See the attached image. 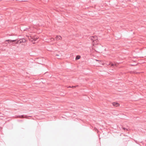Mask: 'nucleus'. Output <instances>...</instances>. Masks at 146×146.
I'll list each match as a JSON object with an SVG mask.
<instances>
[{
	"label": "nucleus",
	"mask_w": 146,
	"mask_h": 146,
	"mask_svg": "<svg viewBox=\"0 0 146 146\" xmlns=\"http://www.w3.org/2000/svg\"><path fill=\"white\" fill-rule=\"evenodd\" d=\"M90 39L92 41L98 39L97 36H92L90 37Z\"/></svg>",
	"instance_id": "nucleus-1"
},
{
	"label": "nucleus",
	"mask_w": 146,
	"mask_h": 146,
	"mask_svg": "<svg viewBox=\"0 0 146 146\" xmlns=\"http://www.w3.org/2000/svg\"><path fill=\"white\" fill-rule=\"evenodd\" d=\"M25 41V39H20L19 40H18L16 42V44H18L19 43H24Z\"/></svg>",
	"instance_id": "nucleus-2"
},
{
	"label": "nucleus",
	"mask_w": 146,
	"mask_h": 146,
	"mask_svg": "<svg viewBox=\"0 0 146 146\" xmlns=\"http://www.w3.org/2000/svg\"><path fill=\"white\" fill-rule=\"evenodd\" d=\"M61 39L62 37L60 36H56V39L57 41H58L59 40H61Z\"/></svg>",
	"instance_id": "nucleus-3"
},
{
	"label": "nucleus",
	"mask_w": 146,
	"mask_h": 146,
	"mask_svg": "<svg viewBox=\"0 0 146 146\" xmlns=\"http://www.w3.org/2000/svg\"><path fill=\"white\" fill-rule=\"evenodd\" d=\"M98 40L97 39L96 40H94L92 41L93 44V45L97 44H98Z\"/></svg>",
	"instance_id": "nucleus-4"
},
{
	"label": "nucleus",
	"mask_w": 146,
	"mask_h": 146,
	"mask_svg": "<svg viewBox=\"0 0 146 146\" xmlns=\"http://www.w3.org/2000/svg\"><path fill=\"white\" fill-rule=\"evenodd\" d=\"M17 40H6L5 41H7V42H8V43H9V42L12 43V42H15L16 41H17Z\"/></svg>",
	"instance_id": "nucleus-5"
},
{
	"label": "nucleus",
	"mask_w": 146,
	"mask_h": 146,
	"mask_svg": "<svg viewBox=\"0 0 146 146\" xmlns=\"http://www.w3.org/2000/svg\"><path fill=\"white\" fill-rule=\"evenodd\" d=\"M113 105L115 107H117L119 106V104L116 102H113Z\"/></svg>",
	"instance_id": "nucleus-6"
},
{
	"label": "nucleus",
	"mask_w": 146,
	"mask_h": 146,
	"mask_svg": "<svg viewBox=\"0 0 146 146\" xmlns=\"http://www.w3.org/2000/svg\"><path fill=\"white\" fill-rule=\"evenodd\" d=\"M80 56L79 55L77 56L76 58V60H77L80 58Z\"/></svg>",
	"instance_id": "nucleus-7"
},
{
	"label": "nucleus",
	"mask_w": 146,
	"mask_h": 146,
	"mask_svg": "<svg viewBox=\"0 0 146 146\" xmlns=\"http://www.w3.org/2000/svg\"><path fill=\"white\" fill-rule=\"evenodd\" d=\"M17 117H20V118H24V116H23V115H22L21 116V115H18L17 116Z\"/></svg>",
	"instance_id": "nucleus-8"
},
{
	"label": "nucleus",
	"mask_w": 146,
	"mask_h": 146,
	"mask_svg": "<svg viewBox=\"0 0 146 146\" xmlns=\"http://www.w3.org/2000/svg\"><path fill=\"white\" fill-rule=\"evenodd\" d=\"M38 38H35L34 37L33 38V40L35 41H36L37 39H38Z\"/></svg>",
	"instance_id": "nucleus-9"
},
{
	"label": "nucleus",
	"mask_w": 146,
	"mask_h": 146,
	"mask_svg": "<svg viewBox=\"0 0 146 146\" xmlns=\"http://www.w3.org/2000/svg\"><path fill=\"white\" fill-rule=\"evenodd\" d=\"M51 40L52 41H54L55 40V39L54 38H51Z\"/></svg>",
	"instance_id": "nucleus-10"
},
{
	"label": "nucleus",
	"mask_w": 146,
	"mask_h": 146,
	"mask_svg": "<svg viewBox=\"0 0 146 146\" xmlns=\"http://www.w3.org/2000/svg\"><path fill=\"white\" fill-rule=\"evenodd\" d=\"M78 86V85H77V86H72L71 87H72L71 88H76V87H77Z\"/></svg>",
	"instance_id": "nucleus-11"
},
{
	"label": "nucleus",
	"mask_w": 146,
	"mask_h": 146,
	"mask_svg": "<svg viewBox=\"0 0 146 146\" xmlns=\"http://www.w3.org/2000/svg\"><path fill=\"white\" fill-rule=\"evenodd\" d=\"M111 66H113L115 65L113 64H111Z\"/></svg>",
	"instance_id": "nucleus-12"
},
{
	"label": "nucleus",
	"mask_w": 146,
	"mask_h": 146,
	"mask_svg": "<svg viewBox=\"0 0 146 146\" xmlns=\"http://www.w3.org/2000/svg\"><path fill=\"white\" fill-rule=\"evenodd\" d=\"M123 129L124 130H127V129H126L125 128H124V127H123Z\"/></svg>",
	"instance_id": "nucleus-13"
},
{
	"label": "nucleus",
	"mask_w": 146,
	"mask_h": 146,
	"mask_svg": "<svg viewBox=\"0 0 146 146\" xmlns=\"http://www.w3.org/2000/svg\"><path fill=\"white\" fill-rule=\"evenodd\" d=\"M27 29V28H26L25 29H24L23 30L24 31H26L27 30V29Z\"/></svg>",
	"instance_id": "nucleus-14"
},
{
	"label": "nucleus",
	"mask_w": 146,
	"mask_h": 146,
	"mask_svg": "<svg viewBox=\"0 0 146 146\" xmlns=\"http://www.w3.org/2000/svg\"><path fill=\"white\" fill-rule=\"evenodd\" d=\"M72 87L70 86H69L68 87V88H71Z\"/></svg>",
	"instance_id": "nucleus-15"
},
{
	"label": "nucleus",
	"mask_w": 146,
	"mask_h": 146,
	"mask_svg": "<svg viewBox=\"0 0 146 146\" xmlns=\"http://www.w3.org/2000/svg\"><path fill=\"white\" fill-rule=\"evenodd\" d=\"M56 56H59V55H57V54H56Z\"/></svg>",
	"instance_id": "nucleus-16"
},
{
	"label": "nucleus",
	"mask_w": 146,
	"mask_h": 146,
	"mask_svg": "<svg viewBox=\"0 0 146 146\" xmlns=\"http://www.w3.org/2000/svg\"><path fill=\"white\" fill-rule=\"evenodd\" d=\"M58 58V59H59V58Z\"/></svg>",
	"instance_id": "nucleus-17"
}]
</instances>
